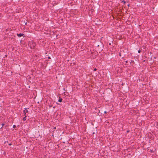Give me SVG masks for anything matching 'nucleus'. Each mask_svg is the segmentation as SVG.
Returning <instances> with one entry per match:
<instances>
[{"label":"nucleus","mask_w":158,"mask_h":158,"mask_svg":"<svg viewBox=\"0 0 158 158\" xmlns=\"http://www.w3.org/2000/svg\"><path fill=\"white\" fill-rule=\"evenodd\" d=\"M109 45H111V44L110 43H109Z\"/></svg>","instance_id":"nucleus-23"},{"label":"nucleus","mask_w":158,"mask_h":158,"mask_svg":"<svg viewBox=\"0 0 158 158\" xmlns=\"http://www.w3.org/2000/svg\"><path fill=\"white\" fill-rule=\"evenodd\" d=\"M104 113L105 114H106L107 113V112L106 111H104Z\"/></svg>","instance_id":"nucleus-18"},{"label":"nucleus","mask_w":158,"mask_h":158,"mask_svg":"<svg viewBox=\"0 0 158 158\" xmlns=\"http://www.w3.org/2000/svg\"><path fill=\"white\" fill-rule=\"evenodd\" d=\"M141 51V50H140V49H139V50L138 51V52L139 53H140Z\"/></svg>","instance_id":"nucleus-10"},{"label":"nucleus","mask_w":158,"mask_h":158,"mask_svg":"<svg viewBox=\"0 0 158 158\" xmlns=\"http://www.w3.org/2000/svg\"><path fill=\"white\" fill-rule=\"evenodd\" d=\"M16 127V126L15 125H13V127L14 128H15Z\"/></svg>","instance_id":"nucleus-9"},{"label":"nucleus","mask_w":158,"mask_h":158,"mask_svg":"<svg viewBox=\"0 0 158 158\" xmlns=\"http://www.w3.org/2000/svg\"><path fill=\"white\" fill-rule=\"evenodd\" d=\"M96 46H97V47L99 46V45L97 44H96Z\"/></svg>","instance_id":"nucleus-16"},{"label":"nucleus","mask_w":158,"mask_h":158,"mask_svg":"<svg viewBox=\"0 0 158 158\" xmlns=\"http://www.w3.org/2000/svg\"><path fill=\"white\" fill-rule=\"evenodd\" d=\"M119 55L120 56H121V53H120V52H119Z\"/></svg>","instance_id":"nucleus-11"},{"label":"nucleus","mask_w":158,"mask_h":158,"mask_svg":"<svg viewBox=\"0 0 158 158\" xmlns=\"http://www.w3.org/2000/svg\"><path fill=\"white\" fill-rule=\"evenodd\" d=\"M93 52H91V54H93Z\"/></svg>","instance_id":"nucleus-21"},{"label":"nucleus","mask_w":158,"mask_h":158,"mask_svg":"<svg viewBox=\"0 0 158 158\" xmlns=\"http://www.w3.org/2000/svg\"><path fill=\"white\" fill-rule=\"evenodd\" d=\"M54 129H56V127H55L54 128Z\"/></svg>","instance_id":"nucleus-24"},{"label":"nucleus","mask_w":158,"mask_h":158,"mask_svg":"<svg viewBox=\"0 0 158 158\" xmlns=\"http://www.w3.org/2000/svg\"><path fill=\"white\" fill-rule=\"evenodd\" d=\"M5 124L4 123L1 124V127H0V129H1L3 127L4 125Z\"/></svg>","instance_id":"nucleus-6"},{"label":"nucleus","mask_w":158,"mask_h":158,"mask_svg":"<svg viewBox=\"0 0 158 158\" xmlns=\"http://www.w3.org/2000/svg\"><path fill=\"white\" fill-rule=\"evenodd\" d=\"M97 70V69L96 68H94V71H96Z\"/></svg>","instance_id":"nucleus-12"},{"label":"nucleus","mask_w":158,"mask_h":158,"mask_svg":"<svg viewBox=\"0 0 158 158\" xmlns=\"http://www.w3.org/2000/svg\"><path fill=\"white\" fill-rule=\"evenodd\" d=\"M121 2V3H122V2H123V3L124 4H125L126 3V2L124 0H123V1H122Z\"/></svg>","instance_id":"nucleus-8"},{"label":"nucleus","mask_w":158,"mask_h":158,"mask_svg":"<svg viewBox=\"0 0 158 158\" xmlns=\"http://www.w3.org/2000/svg\"><path fill=\"white\" fill-rule=\"evenodd\" d=\"M95 134V132H93V136H94V135Z\"/></svg>","instance_id":"nucleus-13"},{"label":"nucleus","mask_w":158,"mask_h":158,"mask_svg":"<svg viewBox=\"0 0 158 158\" xmlns=\"http://www.w3.org/2000/svg\"><path fill=\"white\" fill-rule=\"evenodd\" d=\"M126 62L127 63H128V61H126Z\"/></svg>","instance_id":"nucleus-20"},{"label":"nucleus","mask_w":158,"mask_h":158,"mask_svg":"<svg viewBox=\"0 0 158 158\" xmlns=\"http://www.w3.org/2000/svg\"><path fill=\"white\" fill-rule=\"evenodd\" d=\"M48 59H51V57H50V56H48Z\"/></svg>","instance_id":"nucleus-17"},{"label":"nucleus","mask_w":158,"mask_h":158,"mask_svg":"<svg viewBox=\"0 0 158 158\" xmlns=\"http://www.w3.org/2000/svg\"><path fill=\"white\" fill-rule=\"evenodd\" d=\"M62 101V99L60 97H59V99L58 100V102H61Z\"/></svg>","instance_id":"nucleus-5"},{"label":"nucleus","mask_w":158,"mask_h":158,"mask_svg":"<svg viewBox=\"0 0 158 158\" xmlns=\"http://www.w3.org/2000/svg\"><path fill=\"white\" fill-rule=\"evenodd\" d=\"M24 35V34L23 33H20V34H17V35L19 37H21L22 36H23Z\"/></svg>","instance_id":"nucleus-4"},{"label":"nucleus","mask_w":158,"mask_h":158,"mask_svg":"<svg viewBox=\"0 0 158 158\" xmlns=\"http://www.w3.org/2000/svg\"><path fill=\"white\" fill-rule=\"evenodd\" d=\"M98 111H99V113H100V111H99V110H98Z\"/></svg>","instance_id":"nucleus-25"},{"label":"nucleus","mask_w":158,"mask_h":158,"mask_svg":"<svg viewBox=\"0 0 158 158\" xmlns=\"http://www.w3.org/2000/svg\"><path fill=\"white\" fill-rule=\"evenodd\" d=\"M110 50L111 52V54H112L114 53L116 51V49L114 48H110Z\"/></svg>","instance_id":"nucleus-3"},{"label":"nucleus","mask_w":158,"mask_h":158,"mask_svg":"<svg viewBox=\"0 0 158 158\" xmlns=\"http://www.w3.org/2000/svg\"><path fill=\"white\" fill-rule=\"evenodd\" d=\"M25 24L26 25H27V22L25 23Z\"/></svg>","instance_id":"nucleus-15"},{"label":"nucleus","mask_w":158,"mask_h":158,"mask_svg":"<svg viewBox=\"0 0 158 158\" xmlns=\"http://www.w3.org/2000/svg\"><path fill=\"white\" fill-rule=\"evenodd\" d=\"M130 6V4H128L127 5V6Z\"/></svg>","instance_id":"nucleus-19"},{"label":"nucleus","mask_w":158,"mask_h":158,"mask_svg":"<svg viewBox=\"0 0 158 158\" xmlns=\"http://www.w3.org/2000/svg\"><path fill=\"white\" fill-rule=\"evenodd\" d=\"M28 45L31 48L34 49L35 48L36 44L33 41H29Z\"/></svg>","instance_id":"nucleus-1"},{"label":"nucleus","mask_w":158,"mask_h":158,"mask_svg":"<svg viewBox=\"0 0 158 158\" xmlns=\"http://www.w3.org/2000/svg\"><path fill=\"white\" fill-rule=\"evenodd\" d=\"M26 112H27V113L28 112V110H27V109L26 108L23 111V114L25 116L23 119V121H25L26 119V118L27 116L26 115Z\"/></svg>","instance_id":"nucleus-2"},{"label":"nucleus","mask_w":158,"mask_h":158,"mask_svg":"<svg viewBox=\"0 0 158 158\" xmlns=\"http://www.w3.org/2000/svg\"><path fill=\"white\" fill-rule=\"evenodd\" d=\"M130 132V131L129 130H127V133H128Z\"/></svg>","instance_id":"nucleus-14"},{"label":"nucleus","mask_w":158,"mask_h":158,"mask_svg":"<svg viewBox=\"0 0 158 158\" xmlns=\"http://www.w3.org/2000/svg\"><path fill=\"white\" fill-rule=\"evenodd\" d=\"M134 60H131L130 62V63L131 64H134Z\"/></svg>","instance_id":"nucleus-7"},{"label":"nucleus","mask_w":158,"mask_h":158,"mask_svg":"<svg viewBox=\"0 0 158 158\" xmlns=\"http://www.w3.org/2000/svg\"><path fill=\"white\" fill-rule=\"evenodd\" d=\"M9 145H11V143H10V144H9Z\"/></svg>","instance_id":"nucleus-22"}]
</instances>
